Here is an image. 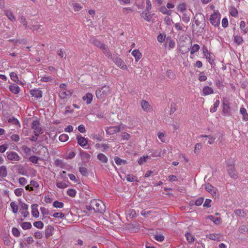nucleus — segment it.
I'll return each mask as SVG.
<instances>
[{
  "label": "nucleus",
  "mask_w": 248,
  "mask_h": 248,
  "mask_svg": "<svg viewBox=\"0 0 248 248\" xmlns=\"http://www.w3.org/2000/svg\"><path fill=\"white\" fill-rule=\"evenodd\" d=\"M186 240L189 243H193L195 241L194 237L189 232H186L185 234Z\"/></svg>",
  "instance_id": "2f4dec72"
},
{
  "label": "nucleus",
  "mask_w": 248,
  "mask_h": 248,
  "mask_svg": "<svg viewBox=\"0 0 248 248\" xmlns=\"http://www.w3.org/2000/svg\"><path fill=\"white\" fill-rule=\"evenodd\" d=\"M221 15L217 11L212 14L210 17L209 21L211 24L215 27H219L220 25Z\"/></svg>",
  "instance_id": "20e7f679"
},
{
  "label": "nucleus",
  "mask_w": 248,
  "mask_h": 248,
  "mask_svg": "<svg viewBox=\"0 0 248 248\" xmlns=\"http://www.w3.org/2000/svg\"><path fill=\"white\" fill-rule=\"evenodd\" d=\"M28 205L26 203H23L21 206V214L24 217H26L29 214L28 211Z\"/></svg>",
  "instance_id": "5701e85b"
},
{
  "label": "nucleus",
  "mask_w": 248,
  "mask_h": 248,
  "mask_svg": "<svg viewBox=\"0 0 248 248\" xmlns=\"http://www.w3.org/2000/svg\"><path fill=\"white\" fill-rule=\"evenodd\" d=\"M6 154L9 160L17 161L20 159L19 155L15 152H7Z\"/></svg>",
  "instance_id": "6e6552de"
},
{
  "label": "nucleus",
  "mask_w": 248,
  "mask_h": 248,
  "mask_svg": "<svg viewBox=\"0 0 248 248\" xmlns=\"http://www.w3.org/2000/svg\"><path fill=\"white\" fill-rule=\"evenodd\" d=\"M72 6L75 11H78L82 8V6L78 3H73Z\"/></svg>",
  "instance_id": "6e6d98bb"
},
{
  "label": "nucleus",
  "mask_w": 248,
  "mask_h": 248,
  "mask_svg": "<svg viewBox=\"0 0 248 248\" xmlns=\"http://www.w3.org/2000/svg\"><path fill=\"white\" fill-rule=\"evenodd\" d=\"M7 175V170L6 166H1L0 167V180L6 177Z\"/></svg>",
  "instance_id": "4be33fe9"
},
{
  "label": "nucleus",
  "mask_w": 248,
  "mask_h": 248,
  "mask_svg": "<svg viewBox=\"0 0 248 248\" xmlns=\"http://www.w3.org/2000/svg\"><path fill=\"white\" fill-rule=\"evenodd\" d=\"M23 192L24 189L22 188H18L14 190L15 194L17 197L21 196Z\"/></svg>",
  "instance_id": "49530a36"
},
{
  "label": "nucleus",
  "mask_w": 248,
  "mask_h": 248,
  "mask_svg": "<svg viewBox=\"0 0 248 248\" xmlns=\"http://www.w3.org/2000/svg\"><path fill=\"white\" fill-rule=\"evenodd\" d=\"M239 231L241 233H245L248 232V228L247 226L243 225L239 227Z\"/></svg>",
  "instance_id": "bf43d9fd"
},
{
  "label": "nucleus",
  "mask_w": 248,
  "mask_h": 248,
  "mask_svg": "<svg viewBox=\"0 0 248 248\" xmlns=\"http://www.w3.org/2000/svg\"><path fill=\"white\" fill-rule=\"evenodd\" d=\"M204 188L205 190L209 193H210L213 197L215 198H218L219 196V192L217 188L210 183H206L204 185Z\"/></svg>",
  "instance_id": "39448f33"
},
{
  "label": "nucleus",
  "mask_w": 248,
  "mask_h": 248,
  "mask_svg": "<svg viewBox=\"0 0 248 248\" xmlns=\"http://www.w3.org/2000/svg\"><path fill=\"white\" fill-rule=\"evenodd\" d=\"M53 205L55 208H62L64 206V204L62 202L56 201L53 202Z\"/></svg>",
  "instance_id": "37998d69"
},
{
  "label": "nucleus",
  "mask_w": 248,
  "mask_h": 248,
  "mask_svg": "<svg viewBox=\"0 0 248 248\" xmlns=\"http://www.w3.org/2000/svg\"><path fill=\"white\" fill-rule=\"evenodd\" d=\"M59 140L62 142L66 141L68 139V136L66 134H62L59 136Z\"/></svg>",
  "instance_id": "8fccbe9b"
},
{
  "label": "nucleus",
  "mask_w": 248,
  "mask_h": 248,
  "mask_svg": "<svg viewBox=\"0 0 248 248\" xmlns=\"http://www.w3.org/2000/svg\"><path fill=\"white\" fill-rule=\"evenodd\" d=\"M222 106V113L223 115L225 116L231 115V108L227 101H223Z\"/></svg>",
  "instance_id": "9d476101"
},
{
  "label": "nucleus",
  "mask_w": 248,
  "mask_h": 248,
  "mask_svg": "<svg viewBox=\"0 0 248 248\" xmlns=\"http://www.w3.org/2000/svg\"><path fill=\"white\" fill-rule=\"evenodd\" d=\"M33 226L38 229H42L44 227V223L41 221H35L33 223Z\"/></svg>",
  "instance_id": "3c124183"
},
{
  "label": "nucleus",
  "mask_w": 248,
  "mask_h": 248,
  "mask_svg": "<svg viewBox=\"0 0 248 248\" xmlns=\"http://www.w3.org/2000/svg\"><path fill=\"white\" fill-rule=\"evenodd\" d=\"M187 6L186 3L182 2L179 3L177 6V11L181 13H185L186 11H188L187 9Z\"/></svg>",
  "instance_id": "6ab92c4d"
},
{
  "label": "nucleus",
  "mask_w": 248,
  "mask_h": 248,
  "mask_svg": "<svg viewBox=\"0 0 248 248\" xmlns=\"http://www.w3.org/2000/svg\"><path fill=\"white\" fill-rule=\"evenodd\" d=\"M79 171L83 176H86L88 174L87 169L83 167H79Z\"/></svg>",
  "instance_id": "680f3d73"
},
{
  "label": "nucleus",
  "mask_w": 248,
  "mask_h": 248,
  "mask_svg": "<svg viewBox=\"0 0 248 248\" xmlns=\"http://www.w3.org/2000/svg\"><path fill=\"white\" fill-rule=\"evenodd\" d=\"M207 238L219 241L222 239V235L220 233H211L207 235Z\"/></svg>",
  "instance_id": "a211bd4d"
},
{
  "label": "nucleus",
  "mask_w": 248,
  "mask_h": 248,
  "mask_svg": "<svg viewBox=\"0 0 248 248\" xmlns=\"http://www.w3.org/2000/svg\"><path fill=\"white\" fill-rule=\"evenodd\" d=\"M93 95L91 93H88L83 96L82 99L83 101H86L87 104H90L93 100Z\"/></svg>",
  "instance_id": "aec40b11"
},
{
  "label": "nucleus",
  "mask_w": 248,
  "mask_h": 248,
  "mask_svg": "<svg viewBox=\"0 0 248 248\" xmlns=\"http://www.w3.org/2000/svg\"><path fill=\"white\" fill-rule=\"evenodd\" d=\"M113 60V62L115 64L118 66L120 68L123 70H127V66L124 62L119 56H114L111 58Z\"/></svg>",
  "instance_id": "423d86ee"
},
{
  "label": "nucleus",
  "mask_w": 248,
  "mask_h": 248,
  "mask_svg": "<svg viewBox=\"0 0 248 248\" xmlns=\"http://www.w3.org/2000/svg\"><path fill=\"white\" fill-rule=\"evenodd\" d=\"M77 140H78V144L82 147L85 146L88 143V140L83 137L81 135H78L77 137Z\"/></svg>",
  "instance_id": "f3484780"
},
{
  "label": "nucleus",
  "mask_w": 248,
  "mask_h": 248,
  "mask_svg": "<svg viewBox=\"0 0 248 248\" xmlns=\"http://www.w3.org/2000/svg\"><path fill=\"white\" fill-rule=\"evenodd\" d=\"M30 93L32 96L37 99L41 98V97H42L43 96L42 91L39 89L35 88L31 90Z\"/></svg>",
  "instance_id": "ddd939ff"
},
{
  "label": "nucleus",
  "mask_w": 248,
  "mask_h": 248,
  "mask_svg": "<svg viewBox=\"0 0 248 248\" xmlns=\"http://www.w3.org/2000/svg\"><path fill=\"white\" fill-rule=\"evenodd\" d=\"M160 11L164 15H167L168 16L171 15L172 13V11L170 10H169L167 7L165 6H163L160 7Z\"/></svg>",
  "instance_id": "7c9ffc66"
},
{
  "label": "nucleus",
  "mask_w": 248,
  "mask_h": 248,
  "mask_svg": "<svg viewBox=\"0 0 248 248\" xmlns=\"http://www.w3.org/2000/svg\"><path fill=\"white\" fill-rule=\"evenodd\" d=\"M234 213L236 215L240 217H245L247 216V213L245 212L242 209H237L235 210L234 211Z\"/></svg>",
  "instance_id": "473e14b6"
},
{
  "label": "nucleus",
  "mask_w": 248,
  "mask_h": 248,
  "mask_svg": "<svg viewBox=\"0 0 248 248\" xmlns=\"http://www.w3.org/2000/svg\"><path fill=\"white\" fill-rule=\"evenodd\" d=\"M114 160H115V163L118 165H120L123 163V164L126 163L125 160L122 159L117 156H116L114 158Z\"/></svg>",
  "instance_id": "603ef678"
},
{
  "label": "nucleus",
  "mask_w": 248,
  "mask_h": 248,
  "mask_svg": "<svg viewBox=\"0 0 248 248\" xmlns=\"http://www.w3.org/2000/svg\"><path fill=\"white\" fill-rule=\"evenodd\" d=\"M9 89L12 93L15 94H18L21 90L20 88L15 83H13L9 85Z\"/></svg>",
  "instance_id": "dca6fc26"
},
{
  "label": "nucleus",
  "mask_w": 248,
  "mask_h": 248,
  "mask_svg": "<svg viewBox=\"0 0 248 248\" xmlns=\"http://www.w3.org/2000/svg\"><path fill=\"white\" fill-rule=\"evenodd\" d=\"M202 93L204 96L208 95L214 93L213 89L209 86H204L202 89Z\"/></svg>",
  "instance_id": "b1692460"
},
{
  "label": "nucleus",
  "mask_w": 248,
  "mask_h": 248,
  "mask_svg": "<svg viewBox=\"0 0 248 248\" xmlns=\"http://www.w3.org/2000/svg\"><path fill=\"white\" fill-rule=\"evenodd\" d=\"M100 48L103 50V53L106 55V56H107L108 58H112L110 52L105 45H101L100 46Z\"/></svg>",
  "instance_id": "393cba45"
},
{
  "label": "nucleus",
  "mask_w": 248,
  "mask_h": 248,
  "mask_svg": "<svg viewBox=\"0 0 248 248\" xmlns=\"http://www.w3.org/2000/svg\"><path fill=\"white\" fill-rule=\"evenodd\" d=\"M226 166L227 168V171L230 176L233 179H236L238 175L234 168V162L232 161H229L227 162Z\"/></svg>",
  "instance_id": "7ed1b4c3"
},
{
  "label": "nucleus",
  "mask_w": 248,
  "mask_h": 248,
  "mask_svg": "<svg viewBox=\"0 0 248 248\" xmlns=\"http://www.w3.org/2000/svg\"><path fill=\"white\" fill-rule=\"evenodd\" d=\"M31 127L34 130V133L36 136H39L43 133V130L40 126L39 122L37 120L32 122Z\"/></svg>",
  "instance_id": "0eeeda50"
},
{
  "label": "nucleus",
  "mask_w": 248,
  "mask_h": 248,
  "mask_svg": "<svg viewBox=\"0 0 248 248\" xmlns=\"http://www.w3.org/2000/svg\"><path fill=\"white\" fill-rule=\"evenodd\" d=\"M72 90H67L66 89H62L60 90L59 93V96L62 99H65L70 97L73 94Z\"/></svg>",
  "instance_id": "9b49d317"
},
{
  "label": "nucleus",
  "mask_w": 248,
  "mask_h": 248,
  "mask_svg": "<svg viewBox=\"0 0 248 248\" xmlns=\"http://www.w3.org/2000/svg\"><path fill=\"white\" fill-rule=\"evenodd\" d=\"M67 194L71 197H74L76 195V191L74 189H68L67 191Z\"/></svg>",
  "instance_id": "864d4df0"
},
{
  "label": "nucleus",
  "mask_w": 248,
  "mask_h": 248,
  "mask_svg": "<svg viewBox=\"0 0 248 248\" xmlns=\"http://www.w3.org/2000/svg\"><path fill=\"white\" fill-rule=\"evenodd\" d=\"M194 22L197 26H199L202 21L204 20V15L201 13H197L194 16Z\"/></svg>",
  "instance_id": "4468645a"
},
{
  "label": "nucleus",
  "mask_w": 248,
  "mask_h": 248,
  "mask_svg": "<svg viewBox=\"0 0 248 248\" xmlns=\"http://www.w3.org/2000/svg\"><path fill=\"white\" fill-rule=\"evenodd\" d=\"M158 139L162 142H166V136L165 133L159 132L157 133Z\"/></svg>",
  "instance_id": "58836bf2"
},
{
  "label": "nucleus",
  "mask_w": 248,
  "mask_h": 248,
  "mask_svg": "<svg viewBox=\"0 0 248 248\" xmlns=\"http://www.w3.org/2000/svg\"><path fill=\"white\" fill-rule=\"evenodd\" d=\"M240 112L243 116V120L244 121H248V114L246 109L244 108H241Z\"/></svg>",
  "instance_id": "c85d7f7f"
},
{
  "label": "nucleus",
  "mask_w": 248,
  "mask_h": 248,
  "mask_svg": "<svg viewBox=\"0 0 248 248\" xmlns=\"http://www.w3.org/2000/svg\"><path fill=\"white\" fill-rule=\"evenodd\" d=\"M179 177H178L174 175H170L168 176L169 181L170 182H176L179 180Z\"/></svg>",
  "instance_id": "c03bdc74"
},
{
  "label": "nucleus",
  "mask_w": 248,
  "mask_h": 248,
  "mask_svg": "<svg viewBox=\"0 0 248 248\" xmlns=\"http://www.w3.org/2000/svg\"><path fill=\"white\" fill-rule=\"evenodd\" d=\"M240 29H241V30L242 31V32L243 33L245 34L248 31V28L246 27V23H245V22L244 21H241L240 22Z\"/></svg>",
  "instance_id": "c9c22d12"
},
{
  "label": "nucleus",
  "mask_w": 248,
  "mask_h": 248,
  "mask_svg": "<svg viewBox=\"0 0 248 248\" xmlns=\"http://www.w3.org/2000/svg\"><path fill=\"white\" fill-rule=\"evenodd\" d=\"M154 238L159 242H162L164 239V237L163 235L159 234L155 235Z\"/></svg>",
  "instance_id": "338daca9"
},
{
  "label": "nucleus",
  "mask_w": 248,
  "mask_h": 248,
  "mask_svg": "<svg viewBox=\"0 0 248 248\" xmlns=\"http://www.w3.org/2000/svg\"><path fill=\"white\" fill-rule=\"evenodd\" d=\"M166 35L164 34H160L157 36V40L160 43H162L165 39Z\"/></svg>",
  "instance_id": "69168bd1"
},
{
  "label": "nucleus",
  "mask_w": 248,
  "mask_h": 248,
  "mask_svg": "<svg viewBox=\"0 0 248 248\" xmlns=\"http://www.w3.org/2000/svg\"><path fill=\"white\" fill-rule=\"evenodd\" d=\"M12 233L16 237H18L20 235V232L19 231L18 229L16 228H13L12 229Z\"/></svg>",
  "instance_id": "052dcab7"
},
{
  "label": "nucleus",
  "mask_w": 248,
  "mask_h": 248,
  "mask_svg": "<svg viewBox=\"0 0 248 248\" xmlns=\"http://www.w3.org/2000/svg\"><path fill=\"white\" fill-rule=\"evenodd\" d=\"M80 156L82 160L86 162H88L91 158L90 155L88 153L85 152H81Z\"/></svg>",
  "instance_id": "cd10ccee"
},
{
  "label": "nucleus",
  "mask_w": 248,
  "mask_h": 248,
  "mask_svg": "<svg viewBox=\"0 0 248 248\" xmlns=\"http://www.w3.org/2000/svg\"><path fill=\"white\" fill-rule=\"evenodd\" d=\"M56 184L58 187L61 189L65 188L68 186L66 183L63 182H57Z\"/></svg>",
  "instance_id": "a18cd8bd"
},
{
  "label": "nucleus",
  "mask_w": 248,
  "mask_h": 248,
  "mask_svg": "<svg viewBox=\"0 0 248 248\" xmlns=\"http://www.w3.org/2000/svg\"><path fill=\"white\" fill-rule=\"evenodd\" d=\"M19 183L22 186H24L27 183V180L24 177H20L19 180Z\"/></svg>",
  "instance_id": "774afa93"
},
{
  "label": "nucleus",
  "mask_w": 248,
  "mask_h": 248,
  "mask_svg": "<svg viewBox=\"0 0 248 248\" xmlns=\"http://www.w3.org/2000/svg\"><path fill=\"white\" fill-rule=\"evenodd\" d=\"M121 125L107 127L106 129V132L107 134L112 135L120 131Z\"/></svg>",
  "instance_id": "1a4fd4ad"
},
{
  "label": "nucleus",
  "mask_w": 248,
  "mask_h": 248,
  "mask_svg": "<svg viewBox=\"0 0 248 248\" xmlns=\"http://www.w3.org/2000/svg\"><path fill=\"white\" fill-rule=\"evenodd\" d=\"M53 78L51 77L47 76H44L41 78L40 80L42 82H48L52 81Z\"/></svg>",
  "instance_id": "e2e57ef3"
},
{
  "label": "nucleus",
  "mask_w": 248,
  "mask_h": 248,
  "mask_svg": "<svg viewBox=\"0 0 248 248\" xmlns=\"http://www.w3.org/2000/svg\"><path fill=\"white\" fill-rule=\"evenodd\" d=\"M21 226L24 230L30 229L32 227L31 223L29 222H23Z\"/></svg>",
  "instance_id": "a19ab883"
},
{
  "label": "nucleus",
  "mask_w": 248,
  "mask_h": 248,
  "mask_svg": "<svg viewBox=\"0 0 248 248\" xmlns=\"http://www.w3.org/2000/svg\"><path fill=\"white\" fill-rule=\"evenodd\" d=\"M164 22L166 25H170L172 20L169 16H166L164 18Z\"/></svg>",
  "instance_id": "0e129e2a"
},
{
  "label": "nucleus",
  "mask_w": 248,
  "mask_h": 248,
  "mask_svg": "<svg viewBox=\"0 0 248 248\" xmlns=\"http://www.w3.org/2000/svg\"><path fill=\"white\" fill-rule=\"evenodd\" d=\"M111 91L110 87L107 85L98 88L95 92L96 97L98 99L105 100L107 97L110 94Z\"/></svg>",
  "instance_id": "f257e3e1"
},
{
  "label": "nucleus",
  "mask_w": 248,
  "mask_h": 248,
  "mask_svg": "<svg viewBox=\"0 0 248 248\" xmlns=\"http://www.w3.org/2000/svg\"><path fill=\"white\" fill-rule=\"evenodd\" d=\"M179 16L185 23H188L190 21L191 15L189 10L186 11L185 13H180Z\"/></svg>",
  "instance_id": "f8f14e48"
},
{
  "label": "nucleus",
  "mask_w": 248,
  "mask_h": 248,
  "mask_svg": "<svg viewBox=\"0 0 248 248\" xmlns=\"http://www.w3.org/2000/svg\"><path fill=\"white\" fill-rule=\"evenodd\" d=\"M4 14L11 21L15 22L16 21L15 16L11 9L5 10L4 11Z\"/></svg>",
  "instance_id": "2eb2a0df"
},
{
  "label": "nucleus",
  "mask_w": 248,
  "mask_h": 248,
  "mask_svg": "<svg viewBox=\"0 0 248 248\" xmlns=\"http://www.w3.org/2000/svg\"><path fill=\"white\" fill-rule=\"evenodd\" d=\"M31 208L32 216L36 218L39 217V212L38 210V205L36 204H32L31 206Z\"/></svg>",
  "instance_id": "412c9836"
},
{
  "label": "nucleus",
  "mask_w": 248,
  "mask_h": 248,
  "mask_svg": "<svg viewBox=\"0 0 248 248\" xmlns=\"http://www.w3.org/2000/svg\"><path fill=\"white\" fill-rule=\"evenodd\" d=\"M142 16L147 21H150L152 18L151 15L147 12H143L142 14Z\"/></svg>",
  "instance_id": "de8ad7c7"
},
{
  "label": "nucleus",
  "mask_w": 248,
  "mask_h": 248,
  "mask_svg": "<svg viewBox=\"0 0 248 248\" xmlns=\"http://www.w3.org/2000/svg\"><path fill=\"white\" fill-rule=\"evenodd\" d=\"M97 158L101 162L103 163H106L108 161V158L106 155L102 153L98 154L97 155Z\"/></svg>",
  "instance_id": "a878e982"
},
{
  "label": "nucleus",
  "mask_w": 248,
  "mask_h": 248,
  "mask_svg": "<svg viewBox=\"0 0 248 248\" xmlns=\"http://www.w3.org/2000/svg\"><path fill=\"white\" fill-rule=\"evenodd\" d=\"M199 137L200 138H208L209 139L208 143L209 144H213L214 142V141L216 139V138L214 136H212V135L206 136V135H201L199 136Z\"/></svg>",
  "instance_id": "c756f323"
},
{
  "label": "nucleus",
  "mask_w": 248,
  "mask_h": 248,
  "mask_svg": "<svg viewBox=\"0 0 248 248\" xmlns=\"http://www.w3.org/2000/svg\"><path fill=\"white\" fill-rule=\"evenodd\" d=\"M141 105L144 110L148 111L150 109V105L147 101L145 100L142 101Z\"/></svg>",
  "instance_id": "72a5a7b5"
},
{
  "label": "nucleus",
  "mask_w": 248,
  "mask_h": 248,
  "mask_svg": "<svg viewBox=\"0 0 248 248\" xmlns=\"http://www.w3.org/2000/svg\"><path fill=\"white\" fill-rule=\"evenodd\" d=\"M126 179L127 181L131 182L137 181L136 177L131 174H127L126 176Z\"/></svg>",
  "instance_id": "09e8293b"
},
{
  "label": "nucleus",
  "mask_w": 248,
  "mask_h": 248,
  "mask_svg": "<svg viewBox=\"0 0 248 248\" xmlns=\"http://www.w3.org/2000/svg\"><path fill=\"white\" fill-rule=\"evenodd\" d=\"M132 55L135 58V60L136 62L139 61L142 56L141 53L140 52V51L138 49H134V50H133L132 52Z\"/></svg>",
  "instance_id": "bb28decb"
},
{
  "label": "nucleus",
  "mask_w": 248,
  "mask_h": 248,
  "mask_svg": "<svg viewBox=\"0 0 248 248\" xmlns=\"http://www.w3.org/2000/svg\"><path fill=\"white\" fill-rule=\"evenodd\" d=\"M219 100L218 99L216 100L214 104L213 107L210 109V112L212 113L215 112L217 110V108L218 107L219 105Z\"/></svg>",
  "instance_id": "4c0bfd02"
},
{
  "label": "nucleus",
  "mask_w": 248,
  "mask_h": 248,
  "mask_svg": "<svg viewBox=\"0 0 248 248\" xmlns=\"http://www.w3.org/2000/svg\"><path fill=\"white\" fill-rule=\"evenodd\" d=\"M10 206L13 213H16L17 212L18 207L15 202H11L10 203Z\"/></svg>",
  "instance_id": "79ce46f5"
},
{
  "label": "nucleus",
  "mask_w": 248,
  "mask_h": 248,
  "mask_svg": "<svg viewBox=\"0 0 248 248\" xmlns=\"http://www.w3.org/2000/svg\"><path fill=\"white\" fill-rule=\"evenodd\" d=\"M20 23L23 24L26 29H28V23L26 19L23 16H20L18 19Z\"/></svg>",
  "instance_id": "e433bc0d"
},
{
  "label": "nucleus",
  "mask_w": 248,
  "mask_h": 248,
  "mask_svg": "<svg viewBox=\"0 0 248 248\" xmlns=\"http://www.w3.org/2000/svg\"><path fill=\"white\" fill-rule=\"evenodd\" d=\"M198 79L200 81H204L207 79V77L205 75L203 72H200L199 75Z\"/></svg>",
  "instance_id": "4d7b16f0"
},
{
  "label": "nucleus",
  "mask_w": 248,
  "mask_h": 248,
  "mask_svg": "<svg viewBox=\"0 0 248 248\" xmlns=\"http://www.w3.org/2000/svg\"><path fill=\"white\" fill-rule=\"evenodd\" d=\"M10 78H11V79L14 82L18 83V82L19 81V80H18V77L16 75V73H15V72H12L10 73Z\"/></svg>",
  "instance_id": "ea45409f"
},
{
  "label": "nucleus",
  "mask_w": 248,
  "mask_h": 248,
  "mask_svg": "<svg viewBox=\"0 0 248 248\" xmlns=\"http://www.w3.org/2000/svg\"><path fill=\"white\" fill-rule=\"evenodd\" d=\"M234 41L237 45H240L242 43L243 39L242 37L237 35L234 36Z\"/></svg>",
  "instance_id": "13d9d810"
},
{
  "label": "nucleus",
  "mask_w": 248,
  "mask_h": 248,
  "mask_svg": "<svg viewBox=\"0 0 248 248\" xmlns=\"http://www.w3.org/2000/svg\"><path fill=\"white\" fill-rule=\"evenodd\" d=\"M200 46L198 44H194L191 47L190 50V54L191 55L193 54L196 52H198L200 49Z\"/></svg>",
  "instance_id": "f704fd0d"
},
{
  "label": "nucleus",
  "mask_w": 248,
  "mask_h": 248,
  "mask_svg": "<svg viewBox=\"0 0 248 248\" xmlns=\"http://www.w3.org/2000/svg\"><path fill=\"white\" fill-rule=\"evenodd\" d=\"M149 158L148 155L143 156L141 157L138 160V163L140 165H142L144 163H145L147 161V159Z\"/></svg>",
  "instance_id": "5fc2aeb1"
},
{
  "label": "nucleus",
  "mask_w": 248,
  "mask_h": 248,
  "mask_svg": "<svg viewBox=\"0 0 248 248\" xmlns=\"http://www.w3.org/2000/svg\"><path fill=\"white\" fill-rule=\"evenodd\" d=\"M87 209L89 210L93 209L96 212L101 213L105 211V205L102 201L93 199L91 201L90 205L87 207Z\"/></svg>",
  "instance_id": "f03ea898"
}]
</instances>
